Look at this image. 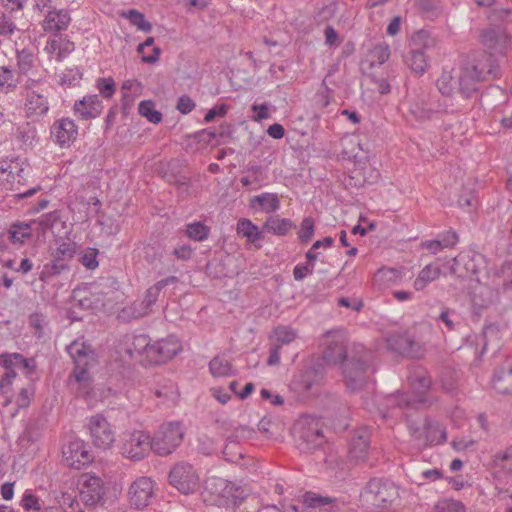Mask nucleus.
<instances>
[{
    "instance_id": "1",
    "label": "nucleus",
    "mask_w": 512,
    "mask_h": 512,
    "mask_svg": "<svg viewBox=\"0 0 512 512\" xmlns=\"http://www.w3.org/2000/svg\"><path fill=\"white\" fill-rule=\"evenodd\" d=\"M500 76L498 60L492 53L485 51L470 54L463 60L458 76L459 93L470 98L480 82L492 80Z\"/></svg>"
},
{
    "instance_id": "2",
    "label": "nucleus",
    "mask_w": 512,
    "mask_h": 512,
    "mask_svg": "<svg viewBox=\"0 0 512 512\" xmlns=\"http://www.w3.org/2000/svg\"><path fill=\"white\" fill-rule=\"evenodd\" d=\"M371 363L372 353L361 344L353 345L343 369L345 384L349 390L360 391L368 383Z\"/></svg>"
},
{
    "instance_id": "3",
    "label": "nucleus",
    "mask_w": 512,
    "mask_h": 512,
    "mask_svg": "<svg viewBox=\"0 0 512 512\" xmlns=\"http://www.w3.org/2000/svg\"><path fill=\"white\" fill-rule=\"evenodd\" d=\"M407 379L415 396L411 397L407 393L400 392L389 395L386 398L388 407L417 409L426 402V393L431 387V379L427 371L424 368L417 367L410 372Z\"/></svg>"
},
{
    "instance_id": "4",
    "label": "nucleus",
    "mask_w": 512,
    "mask_h": 512,
    "mask_svg": "<svg viewBox=\"0 0 512 512\" xmlns=\"http://www.w3.org/2000/svg\"><path fill=\"white\" fill-rule=\"evenodd\" d=\"M361 496L379 509L393 506L399 499V487L389 479L372 478L364 487Z\"/></svg>"
},
{
    "instance_id": "5",
    "label": "nucleus",
    "mask_w": 512,
    "mask_h": 512,
    "mask_svg": "<svg viewBox=\"0 0 512 512\" xmlns=\"http://www.w3.org/2000/svg\"><path fill=\"white\" fill-rule=\"evenodd\" d=\"M67 351L74 363L72 376L76 383L88 388L90 384V368L96 364V356L89 345L79 340L73 341Z\"/></svg>"
},
{
    "instance_id": "6",
    "label": "nucleus",
    "mask_w": 512,
    "mask_h": 512,
    "mask_svg": "<svg viewBox=\"0 0 512 512\" xmlns=\"http://www.w3.org/2000/svg\"><path fill=\"white\" fill-rule=\"evenodd\" d=\"M25 111L28 117H41L49 110V86L40 79L28 77L24 83Z\"/></svg>"
},
{
    "instance_id": "7",
    "label": "nucleus",
    "mask_w": 512,
    "mask_h": 512,
    "mask_svg": "<svg viewBox=\"0 0 512 512\" xmlns=\"http://www.w3.org/2000/svg\"><path fill=\"white\" fill-rule=\"evenodd\" d=\"M184 434L179 422L163 424L152 438V450L159 456H167L182 443Z\"/></svg>"
},
{
    "instance_id": "8",
    "label": "nucleus",
    "mask_w": 512,
    "mask_h": 512,
    "mask_svg": "<svg viewBox=\"0 0 512 512\" xmlns=\"http://www.w3.org/2000/svg\"><path fill=\"white\" fill-rule=\"evenodd\" d=\"M76 254L74 242H62L52 253V259L47 262L40 272L39 279L47 282L52 277L70 270V262Z\"/></svg>"
},
{
    "instance_id": "9",
    "label": "nucleus",
    "mask_w": 512,
    "mask_h": 512,
    "mask_svg": "<svg viewBox=\"0 0 512 512\" xmlns=\"http://www.w3.org/2000/svg\"><path fill=\"white\" fill-rule=\"evenodd\" d=\"M298 448L302 452H312L324 443L322 422L312 416L302 417L298 423Z\"/></svg>"
},
{
    "instance_id": "10",
    "label": "nucleus",
    "mask_w": 512,
    "mask_h": 512,
    "mask_svg": "<svg viewBox=\"0 0 512 512\" xmlns=\"http://www.w3.org/2000/svg\"><path fill=\"white\" fill-rule=\"evenodd\" d=\"M168 479L169 484L182 494L194 493L200 482L197 470L186 461L176 463L171 468Z\"/></svg>"
},
{
    "instance_id": "11",
    "label": "nucleus",
    "mask_w": 512,
    "mask_h": 512,
    "mask_svg": "<svg viewBox=\"0 0 512 512\" xmlns=\"http://www.w3.org/2000/svg\"><path fill=\"white\" fill-rule=\"evenodd\" d=\"M322 344L325 346L323 358L327 363L336 365L348 359L345 330L335 329L326 332L322 337Z\"/></svg>"
},
{
    "instance_id": "12",
    "label": "nucleus",
    "mask_w": 512,
    "mask_h": 512,
    "mask_svg": "<svg viewBox=\"0 0 512 512\" xmlns=\"http://www.w3.org/2000/svg\"><path fill=\"white\" fill-rule=\"evenodd\" d=\"M408 113L417 122L431 120L435 114L441 111L439 105H435L430 95L425 91L408 95Z\"/></svg>"
},
{
    "instance_id": "13",
    "label": "nucleus",
    "mask_w": 512,
    "mask_h": 512,
    "mask_svg": "<svg viewBox=\"0 0 512 512\" xmlns=\"http://www.w3.org/2000/svg\"><path fill=\"white\" fill-rule=\"evenodd\" d=\"M323 376V365L321 363H313L312 365L301 369L294 375L290 383V389L300 395H306L314 385L320 383Z\"/></svg>"
},
{
    "instance_id": "14",
    "label": "nucleus",
    "mask_w": 512,
    "mask_h": 512,
    "mask_svg": "<svg viewBox=\"0 0 512 512\" xmlns=\"http://www.w3.org/2000/svg\"><path fill=\"white\" fill-rule=\"evenodd\" d=\"M88 429L92 442L96 447L107 449L111 447L115 441L114 432L102 414H96L89 418Z\"/></svg>"
},
{
    "instance_id": "15",
    "label": "nucleus",
    "mask_w": 512,
    "mask_h": 512,
    "mask_svg": "<svg viewBox=\"0 0 512 512\" xmlns=\"http://www.w3.org/2000/svg\"><path fill=\"white\" fill-rule=\"evenodd\" d=\"M181 349L180 342L175 337L169 336L153 344L150 343L148 359L151 363L161 364L173 358Z\"/></svg>"
},
{
    "instance_id": "16",
    "label": "nucleus",
    "mask_w": 512,
    "mask_h": 512,
    "mask_svg": "<svg viewBox=\"0 0 512 512\" xmlns=\"http://www.w3.org/2000/svg\"><path fill=\"white\" fill-rule=\"evenodd\" d=\"M207 489L227 502L236 504L247 496V490L223 478H212L206 482Z\"/></svg>"
},
{
    "instance_id": "17",
    "label": "nucleus",
    "mask_w": 512,
    "mask_h": 512,
    "mask_svg": "<svg viewBox=\"0 0 512 512\" xmlns=\"http://www.w3.org/2000/svg\"><path fill=\"white\" fill-rule=\"evenodd\" d=\"M150 449L152 450L150 436L142 431H135L123 444L122 453L127 458L138 461L144 458Z\"/></svg>"
},
{
    "instance_id": "18",
    "label": "nucleus",
    "mask_w": 512,
    "mask_h": 512,
    "mask_svg": "<svg viewBox=\"0 0 512 512\" xmlns=\"http://www.w3.org/2000/svg\"><path fill=\"white\" fill-rule=\"evenodd\" d=\"M154 494L153 481L148 477L136 479L128 491L129 501L136 509L147 507Z\"/></svg>"
},
{
    "instance_id": "19",
    "label": "nucleus",
    "mask_w": 512,
    "mask_h": 512,
    "mask_svg": "<svg viewBox=\"0 0 512 512\" xmlns=\"http://www.w3.org/2000/svg\"><path fill=\"white\" fill-rule=\"evenodd\" d=\"M71 305L83 310H97L104 306V299L100 293L92 291L91 287H77L72 291Z\"/></svg>"
},
{
    "instance_id": "20",
    "label": "nucleus",
    "mask_w": 512,
    "mask_h": 512,
    "mask_svg": "<svg viewBox=\"0 0 512 512\" xmlns=\"http://www.w3.org/2000/svg\"><path fill=\"white\" fill-rule=\"evenodd\" d=\"M63 455L67 463L76 469H80L93 460L85 443L79 439L70 441L66 449L63 450Z\"/></svg>"
},
{
    "instance_id": "21",
    "label": "nucleus",
    "mask_w": 512,
    "mask_h": 512,
    "mask_svg": "<svg viewBox=\"0 0 512 512\" xmlns=\"http://www.w3.org/2000/svg\"><path fill=\"white\" fill-rule=\"evenodd\" d=\"M78 135V129L74 121L69 118H62L56 121L51 127V137L60 146L69 145Z\"/></svg>"
},
{
    "instance_id": "22",
    "label": "nucleus",
    "mask_w": 512,
    "mask_h": 512,
    "mask_svg": "<svg viewBox=\"0 0 512 512\" xmlns=\"http://www.w3.org/2000/svg\"><path fill=\"white\" fill-rule=\"evenodd\" d=\"M494 390L500 394H512V360L506 359L494 371L492 378Z\"/></svg>"
},
{
    "instance_id": "23",
    "label": "nucleus",
    "mask_w": 512,
    "mask_h": 512,
    "mask_svg": "<svg viewBox=\"0 0 512 512\" xmlns=\"http://www.w3.org/2000/svg\"><path fill=\"white\" fill-rule=\"evenodd\" d=\"M303 503L313 512H344L345 503L333 499L318 496L315 493L307 492L303 497Z\"/></svg>"
},
{
    "instance_id": "24",
    "label": "nucleus",
    "mask_w": 512,
    "mask_h": 512,
    "mask_svg": "<svg viewBox=\"0 0 512 512\" xmlns=\"http://www.w3.org/2000/svg\"><path fill=\"white\" fill-rule=\"evenodd\" d=\"M370 435L366 429L355 432L351 439L349 457L356 463L364 462L368 457Z\"/></svg>"
},
{
    "instance_id": "25",
    "label": "nucleus",
    "mask_w": 512,
    "mask_h": 512,
    "mask_svg": "<svg viewBox=\"0 0 512 512\" xmlns=\"http://www.w3.org/2000/svg\"><path fill=\"white\" fill-rule=\"evenodd\" d=\"M150 340L147 335H126L121 343V350L130 358H135L143 353L148 357Z\"/></svg>"
},
{
    "instance_id": "26",
    "label": "nucleus",
    "mask_w": 512,
    "mask_h": 512,
    "mask_svg": "<svg viewBox=\"0 0 512 512\" xmlns=\"http://www.w3.org/2000/svg\"><path fill=\"white\" fill-rule=\"evenodd\" d=\"M104 494L101 478L97 476H87L83 488L80 492L82 501L86 505L98 503Z\"/></svg>"
},
{
    "instance_id": "27",
    "label": "nucleus",
    "mask_w": 512,
    "mask_h": 512,
    "mask_svg": "<svg viewBox=\"0 0 512 512\" xmlns=\"http://www.w3.org/2000/svg\"><path fill=\"white\" fill-rule=\"evenodd\" d=\"M390 347L401 355L418 358L422 355L421 346L407 335L392 336Z\"/></svg>"
},
{
    "instance_id": "28",
    "label": "nucleus",
    "mask_w": 512,
    "mask_h": 512,
    "mask_svg": "<svg viewBox=\"0 0 512 512\" xmlns=\"http://www.w3.org/2000/svg\"><path fill=\"white\" fill-rule=\"evenodd\" d=\"M74 111L82 119L96 118L102 112V102L98 95L87 96L75 102Z\"/></svg>"
},
{
    "instance_id": "29",
    "label": "nucleus",
    "mask_w": 512,
    "mask_h": 512,
    "mask_svg": "<svg viewBox=\"0 0 512 512\" xmlns=\"http://www.w3.org/2000/svg\"><path fill=\"white\" fill-rule=\"evenodd\" d=\"M70 23V16L67 11L53 10L46 15L42 27L47 32H59L65 30Z\"/></svg>"
},
{
    "instance_id": "30",
    "label": "nucleus",
    "mask_w": 512,
    "mask_h": 512,
    "mask_svg": "<svg viewBox=\"0 0 512 512\" xmlns=\"http://www.w3.org/2000/svg\"><path fill=\"white\" fill-rule=\"evenodd\" d=\"M481 43L490 50L503 53L507 45V37L502 32L490 28L482 32Z\"/></svg>"
},
{
    "instance_id": "31",
    "label": "nucleus",
    "mask_w": 512,
    "mask_h": 512,
    "mask_svg": "<svg viewBox=\"0 0 512 512\" xmlns=\"http://www.w3.org/2000/svg\"><path fill=\"white\" fill-rule=\"evenodd\" d=\"M294 227L295 225L290 219L279 216L269 217L264 224L265 231L278 236L286 235Z\"/></svg>"
},
{
    "instance_id": "32",
    "label": "nucleus",
    "mask_w": 512,
    "mask_h": 512,
    "mask_svg": "<svg viewBox=\"0 0 512 512\" xmlns=\"http://www.w3.org/2000/svg\"><path fill=\"white\" fill-rule=\"evenodd\" d=\"M255 434V431L248 427L239 425L235 427L231 434L226 436V446L223 450L224 455H228V450L232 447H237L238 443L242 440L250 439Z\"/></svg>"
},
{
    "instance_id": "33",
    "label": "nucleus",
    "mask_w": 512,
    "mask_h": 512,
    "mask_svg": "<svg viewBox=\"0 0 512 512\" xmlns=\"http://www.w3.org/2000/svg\"><path fill=\"white\" fill-rule=\"evenodd\" d=\"M441 274V269L432 264L426 265L414 280L413 286L417 291L423 290L429 283L435 281Z\"/></svg>"
},
{
    "instance_id": "34",
    "label": "nucleus",
    "mask_w": 512,
    "mask_h": 512,
    "mask_svg": "<svg viewBox=\"0 0 512 512\" xmlns=\"http://www.w3.org/2000/svg\"><path fill=\"white\" fill-rule=\"evenodd\" d=\"M436 44V39L426 30L417 31L411 37L412 48L424 51L425 53L435 48Z\"/></svg>"
},
{
    "instance_id": "35",
    "label": "nucleus",
    "mask_w": 512,
    "mask_h": 512,
    "mask_svg": "<svg viewBox=\"0 0 512 512\" xmlns=\"http://www.w3.org/2000/svg\"><path fill=\"white\" fill-rule=\"evenodd\" d=\"M406 64L416 74H423L428 66L427 56L424 51L411 48L409 55L406 58Z\"/></svg>"
},
{
    "instance_id": "36",
    "label": "nucleus",
    "mask_w": 512,
    "mask_h": 512,
    "mask_svg": "<svg viewBox=\"0 0 512 512\" xmlns=\"http://www.w3.org/2000/svg\"><path fill=\"white\" fill-rule=\"evenodd\" d=\"M31 237V226L28 223H14L7 232V239L14 244H23Z\"/></svg>"
},
{
    "instance_id": "37",
    "label": "nucleus",
    "mask_w": 512,
    "mask_h": 512,
    "mask_svg": "<svg viewBox=\"0 0 512 512\" xmlns=\"http://www.w3.org/2000/svg\"><path fill=\"white\" fill-rule=\"evenodd\" d=\"M437 87L445 96H451L456 91L459 93L458 78L455 79L451 72L444 71L437 80Z\"/></svg>"
},
{
    "instance_id": "38",
    "label": "nucleus",
    "mask_w": 512,
    "mask_h": 512,
    "mask_svg": "<svg viewBox=\"0 0 512 512\" xmlns=\"http://www.w3.org/2000/svg\"><path fill=\"white\" fill-rule=\"evenodd\" d=\"M237 233L247 239L248 242L254 243L259 240L262 233L258 227L249 219H241L237 223Z\"/></svg>"
},
{
    "instance_id": "39",
    "label": "nucleus",
    "mask_w": 512,
    "mask_h": 512,
    "mask_svg": "<svg viewBox=\"0 0 512 512\" xmlns=\"http://www.w3.org/2000/svg\"><path fill=\"white\" fill-rule=\"evenodd\" d=\"M161 288L155 283L146 293L143 301L139 302L140 310L134 314L136 317H142L149 313L150 308L158 299Z\"/></svg>"
},
{
    "instance_id": "40",
    "label": "nucleus",
    "mask_w": 512,
    "mask_h": 512,
    "mask_svg": "<svg viewBox=\"0 0 512 512\" xmlns=\"http://www.w3.org/2000/svg\"><path fill=\"white\" fill-rule=\"evenodd\" d=\"M254 203H258L267 213L274 212L280 207L279 198L274 193H263L261 195L254 196L252 199V204Z\"/></svg>"
},
{
    "instance_id": "41",
    "label": "nucleus",
    "mask_w": 512,
    "mask_h": 512,
    "mask_svg": "<svg viewBox=\"0 0 512 512\" xmlns=\"http://www.w3.org/2000/svg\"><path fill=\"white\" fill-rule=\"evenodd\" d=\"M296 336L297 333L295 330L286 326H280L274 329L271 339L275 345L282 347L284 344L293 342L296 339Z\"/></svg>"
},
{
    "instance_id": "42",
    "label": "nucleus",
    "mask_w": 512,
    "mask_h": 512,
    "mask_svg": "<svg viewBox=\"0 0 512 512\" xmlns=\"http://www.w3.org/2000/svg\"><path fill=\"white\" fill-rule=\"evenodd\" d=\"M24 170L22 168H18V163L16 162H0V182L4 183H13L16 178L15 173L17 172V176L20 177V173Z\"/></svg>"
},
{
    "instance_id": "43",
    "label": "nucleus",
    "mask_w": 512,
    "mask_h": 512,
    "mask_svg": "<svg viewBox=\"0 0 512 512\" xmlns=\"http://www.w3.org/2000/svg\"><path fill=\"white\" fill-rule=\"evenodd\" d=\"M138 111L141 116L147 118L151 123L157 124L162 120L161 113L155 110V105L150 100L141 101Z\"/></svg>"
},
{
    "instance_id": "44",
    "label": "nucleus",
    "mask_w": 512,
    "mask_h": 512,
    "mask_svg": "<svg viewBox=\"0 0 512 512\" xmlns=\"http://www.w3.org/2000/svg\"><path fill=\"white\" fill-rule=\"evenodd\" d=\"M19 80L14 79L12 70L0 67V92L9 93L15 90Z\"/></svg>"
},
{
    "instance_id": "45",
    "label": "nucleus",
    "mask_w": 512,
    "mask_h": 512,
    "mask_svg": "<svg viewBox=\"0 0 512 512\" xmlns=\"http://www.w3.org/2000/svg\"><path fill=\"white\" fill-rule=\"evenodd\" d=\"M209 368L213 376L223 377L230 374L231 365L228 360L222 357H214L210 363Z\"/></svg>"
},
{
    "instance_id": "46",
    "label": "nucleus",
    "mask_w": 512,
    "mask_h": 512,
    "mask_svg": "<svg viewBox=\"0 0 512 512\" xmlns=\"http://www.w3.org/2000/svg\"><path fill=\"white\" fill-rule=\"evenodd\" d=\"M370 55L372 59L371 66H373L375 63L382 65L390 57V47L387 43L381 42L374 46L370 52Z\"/></svg>"
},
{
    "instance_id": "47",
    "label": "nucleus",
    "mask_w": 512,
    "mask_h": 512,
    "mask_svg": "<svg viewBox=\"0 0 512 512\" xmlns=\"http://www.w3.org/2000/svg\"><path fill=\"white\" fill-rule=\"evenodd\" d=\"M17 65L20 76L27 75L34 66L33 54L25 49L17 52Z\"/></svg>"
},
{
    "instance_id": "48",
    "label": "nucleus",
    "mask_w": 512,
    "mask_h": 512,
    "mask_svg": "<svg viewBox=\"0 0 512 512\" xmlns=\"http://www.w3.org/2000/svg\"><path fill=\"white\" fill-rule=\"evenodd\" d=\"M495 293L489 287H480L479 292H474L473 303L479 307H487L494 301Z\"/></svg>"
},
{
    "instance_id": "49",
    "label": "nucleus",
    "mask_w": 512,
    "mask_h": 512,
    "mask_svg": "<svg viewBox=\"0 0 512 512\" xmlns=\"http://www.w3.org/2000/svg\"><path fill=\"white\" fill-rule=\"evenodd\" d=\"M186 233L195 241H203L208 237L209 228L201 222H194L187 225Z\"/></svg>"
},
{
    "instance_id": "50",
    "label": "nucleus",
    "mask_w": 512,
    "mask_h": 512,
    "mask_svg": "<svg viewBox=\"0 0 512 512\" xmlns=\"http://www.w3.org/2000/svg\"><path fill=\"white\" fill-rule=\"evenodd\" d=\"M126 16L129 19L130 23L135 25L139 30L144 32L151 31V23L145 19L144 15L141 12L132 9L128 11Z\"/></svg>"
},
{
    "instance_id": "51",
    "label": "nucleus",
    "mask_w": 512,
    "mask_h": 512,
    "mask_svg": "<svg viewBox=\"0 0 512 512\" xmlns=\"http://www.w3.org/2000/svg\"><path fill=\"white\" fill-rule=\"evenodd\" d=\"M315 231L314 220L311 217H306L302 220L300 231L298 232L299 239L303 243L309 242Z\"/></svg>"
},
{
    "instance_id": "52",
    "label": "nucleus",
    "mask_w": 512,
    "mask_h": 512,
    "mask_svg": "<svg viewBox=\"0 0 512 512\" xmlns=\"http://www.w3.org/2000/svg\"><path fill=\"white\" fill-rule=\"evenodd\" d=\"M400 273L393 268H381L375 274L376 281L382 283H393L399 279Z\"/></svg>"
},
{
    "instance_id": "53",
    "label": "nucleus",
    "mask_w": 512,
    "mask_h": 512,
    "mask_svg": "<svg viewBox=\"0 0 512 512\" xmlns=\"http://www.w3.org/2000/svg\"><path fill=\"white\" fill-rule=\"evenodd\" d=\"M97 255H98L97 249L88 248L83 253V255L80 257L79 261L87 269L93 270L98 266Z\"/></svg>"
},
{
    "instance_id": "54",
    "label": "nucleus",
    "mask_w": 512,
    "mask_h": 512,
    "mask_svg": "<svg viewBox=\"0 0 512 512\" xmlns=\"http://www.w3.org/2000/svg\"><path fill=\"white\" fill-rule=\"evenodd\" d=\"M97 88L104 98H110L115 92V82L111 77L99 78L97 80Z\"/></svg>"
},
{
    "instance_id": "55",
    "label": "nucleus",
    "mask_w": 512,
    "mask_h": 512,
    "mask_svg": "<svg viewBox=\"0 0 512 512\" xmlns=\"http://www.w3.org/2000/svg\"><path fill=\"white\" fill-rule=\"evenodd\" d=\"M34 395V388L32 385H28L27 387L21 388L20 392L16 397V404L20 408H25L29 406L30 401Z\"/></svg>"
},
{
    "instance_id": "56",
    "label": "nucleus",
    "mask_w": 512,
    "mask_h": 512,
    "mask_svg": "<svg viewBox=\"0 0 512 512\" xmlns=\"http://www.w3.org/2000/svg\"><path fill=\"white\" fill-rule=\"evenodd\" d=\"M440 382L442 389L447 393L453 394L457 389V381L451 371L444 372L441 376Z\"/></svg>"
},
{
    "instance_id": "57",
    "label": "nucleus",
    "mask_w": 512,
    "mask_h": 512,
    "mask_svg": "<svg viewBox=\"0 0 512 512\" xmlns=\"http://www.w3.org/2000/svg\"><path fill=\"white\" fill-rule=\"evenodd\" d=\"M45 50L48 54L54 55L57 61H62L65 58L64 52H62L61 41L50 40L47 42Z\"/></svg>"
},
{
    "instance_id": "58",
    "label": "nucleus",
    "mask_w": 512,
    "mask_h": 512,
    "mask_svg": "<svg viewBox=\"0 0 512 512\" xmlns=\"http://www.w3.org/2000/svg\"><path fill=\"white\" fill-rule=\"evenodd\" d=\"M248 176L243 177L240 181L243 186H249L252 183L259 182V175L262 173L261 166L258 165H252L248 168Z\"/></svg>"
},
{
    "instance_id": "59",
    "label": "nucleus",
    "mask_w": 512,
    "mask_h": 512,
    "mask_svg": "<svg viewBox=\"0 0 512 512\" xmlns=\"http://www.w3.org/2000/svg\"><path fill=\"white\" fill-rule=\"evenodd\" d=\"M18 361V369L25 371L27 375L31 374L36 367L35 360L33 358H24L21 354L14 357Z\"/></svg>"
},
{
    "instance_id": "60",
    "label": "nucleus",
    "mask_w": 512,
    "mask_h": 512,
    "mask_svg": "<svg viewBox=\"0 0 512 512\" xmlns=\"http://www.w3.org/2000/svg\"><path fill=\"white\" fill-rule=\"evenodd\" d=\"M253 112L256 114L253 116V120L256 122H261L262 120L270 118L269 108L266 103L263 104H254L252 106Z\"/></svg>"
},
{
    "instance_id": "61",
    "label": "nucleus",
    "mask_w": 512,
    "mask_h": 512,
    "mask_svg": "<svg viewBox=\"0 0 512 512\" xmlns=\"http://www.w3.org/2000/svg\"><path fill=\"white\" fill-rule=\"evenodd\" d=\"M16 26L11 18L5 14H0V34L10 35L14 32Z\"/></svg>"
},
{
    "instance_id": "62",
    "label": "nucleus",
    "mask_w": 512,
    "mask_h": 512,
    "mask_svg": "<svg viewBox=\"0 0 512 512\" xmlns=\"http://www.w3.org/2000/svg\"><path fill=\"white\" fill-rule=\"evenodd\" d=\"M21 505H22L23 509L26 511L31 510V509H34V510L40 509V504H39L38 498L31 493L24 494V496L22 498Z\"/></svg>"
},
{
    "instance_id": "63",
    "label": "nucleus",
    "mask_w": 512,
    "mask_h": 512,
    "mask_svg": "<svg viewBox=\"0 0 512 512\" xmlns=\"http://www.w3.org/2000/svg\"><path fill=\"white\" fill-rule=\"evenodd\" d=\"M15 377H16V372L14 369H10V371H6V373L2 376V379L0 380V392L2 394H5L9 391L10 386L12 385V382Z\"/></svg>"
},
{
    "instance_id": "64",
    "label": "nucleus",
    "mask_w": 512,
    "mask_h": 512,
    "mask_svg": "<svg viewBox=\"0 0 512 512\" xmlns=\"http://www.w3.org/2000/svg\"><path fill=\"white\" fill-rule=\"evenodd\" d=\"M195 107L194 101L187 95H183L178 99L177 109L182 114L191 112Z\"/></svg>"
}]
</instances>
